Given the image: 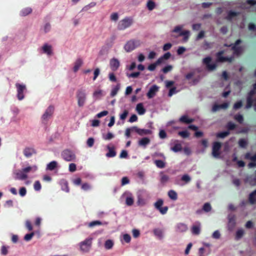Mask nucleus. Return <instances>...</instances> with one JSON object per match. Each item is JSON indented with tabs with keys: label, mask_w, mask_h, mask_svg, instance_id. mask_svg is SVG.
I'll list each match as a JSON object with an SVG mask.
<instances>
[{
	"label": "nucleus",
	"mask_w": 256,
	"mask_h": 256,
	"mask_svg": "<svg viewBox=\"0 0 256 256\" xmlns=\"http://www.w3.org/2000/svg\"><path fill=\"white\" fill-rule=\"evenodd\" d=\"M38 168L36 166H28L26 168H22L18 172H14L15 179L18 180H25L28 178V173L32 170L35 172L37 170Z\"/></svg>",
	"instance_id": "f257e3e1"
},
{
	"label": "nucleus",
	"mask_w": 256,
	"mask_h": 256,
	"mask_svg": "<svg viewBox=\"0 0 256 256\" xmlns=\"http://www.w3.org/2000/svg\"><path fill=\"white\" fill-rule=\"evenodd\" d=\"M61 156L66 161L72 162L76 160V156L74 152L66 149L62 152Z\"/></svg>",
	"instance_id": "f03ea898"
},
{
	"label": "nucleus",
	"mask_w": 256,
	"mask_h": 256,
	"mask_svg": "<svg viewBox=\"0 0 256 256\" xmlns=\"http://www.w3.org/2000/svg\"><path fill=\"white\" fill-rule=\"evenodd\" d=\"M76 97L78 98V106L80 107L83 106L86 100V94L84 90L82 89L78 90Z\"/></svg>",
	"instance_id": "7ed1b4c3"
},
{
	"label": "nucleus",
	"mask_w": 256,
	"mask_h": 256,
	"mask_svg": "<svg viewBox=\"0 0 256 256\" xmlns=\"http://www.w3.org/2000/svg\"><path fill=\"white\" fill-rule=\"evenodd\" d=\"M132 132H135L140 136L150 134L152 133V131L150 130L141 129L136 126L129 128V135Z\"/></svg>",
	"instance_id": "20e7f679"
},
{
	"label": "nucleus",
	"mask_w": 256,
	"mask_h": 256,
	"mask_svg": "<svg viewBox=\"0 0 256 256\" xmlns=\"http://www.w3.org/2000/svg\"><path fill=\"white\" fill-rule=\"evenodd\" d=\"M164 204V200L162 199H158L154 204V206L155 208L159 210L162 214H166L168 210V206L162 207V206Z\"/></svg>",
	"instance_id": "39448f33"
},
{
	"label": "nucleus",
	"mask_w": 256,
	"mask_h": 256,
	"mask_svg": "<svg viewBox=\"0 0 256 256\" xmlns=\"http://www.w3.org/2000/svg\"><path fill=\"white\" fill-rule=\"evenodd\" d=\"M92 238H87L80 244V250L83 252L89 251L92 246Z\"/></svg>",
	"instance_id": "423d86ee"
},
{
	"label": "nucleus",
	"mask_w": 256,
	"mask_h": 256,
	"mask_svg": "<svg viewBox=\"0 0 256 256\" xmlns=\"http://www.w3.org/2000/svg\"><path fill=\"white\" fill-rule=\"evenodd\" d=\"M222 147V144L218 142H215L212 144V155L214 157L218 158L220 156V150Z\"/></svg>",
	"instance_id": "0eeeda50"
},
{
	"label": "nucleus",
	"mask_w": 256,
	"mask_h": 256,
	"mask_svg": "<svg viewBox=\"0 0 256 256\" xmlns=\"http://www.w3.org/2000/svg\"><path fill=\"white\" fill-rule=\"evenodd\" d=\"M16 86L17 88V97L19 100H22L24 97V92L26 90V86L24 84L16 83Z\"/></svg>",
	"instance_id": "6e6552de"
},
{
	"label": "nucleus",
	"mask_w": 256,
	"mask_h": 256,
	"mask_svg": "<svg viewBox=\"0 0 256 256\" xmlns=\"http://www.w3.org/2000/svg\"><path fill=\"white\" fill-rule=\"evenodd\" d=\"M54 112V107L52 106H49L42 115V120L44 121H47L52 116Z\"/></svg>",
	"instance_id": "1a4fd4ad"
},
{
	"label": "nucleus",
	"mask_w": 256,
	"mask_h": 256,
	"mask_svg": "<svg viewBox=\"0 0 256 256\" xmlns=\"http://www.w3.org/2000/svg\"><path fill=\"white\" fill-rule=\"evenodd\" d=\"M212 58L210 56L206 57L203 59V63L206 66L207 68L209 70H213L217 66L216 64H210Z\"/></svg>",
	"instance_id": "9d476101"
},
{
	"label": "nucleus",
	"mask_w": 256,
	"mask_h": 256,
	"mask_svg": "<svg viewBox=\"0 0 256 256\" xmlns=\"http://www.w3.org/2000/svg\"><path fill=\"white\" fill-rule=\"evenodd\" d=\"M110 66L112 71H116L120 66L118 60L115 58L110 59Z\"/></svg>",
	"instance_id": "9b49d317"
},
{
	"label": "nucleus",
	"mask_w": 256,
	"mask_h": 256,
	"mask_svg": "<svg viewBox=\"0 0 256 256\" xmlns=\"http://www.w3.org/2000/svg\"><path fill=\"white\" fill-rule=\"evenodd\" d=\"M158 89L159 87L156 85L152 86L146 94L148 98H151L154 97L156 93L158 92Z\"/></svg>",
	"instance_id": "f8f14e48"
},
{
	"label": "nucleus",
	"mask_w": 256,
	"mask_h": 256,
	"mask_svg": "<svg viewBox=\"0 0 256 256\" xmlns=\"http://www.w3.org/2000/svg\"><path fill=\"white\" fill-rule=\"evenodd\" d=\"M36 153V150L33 148L26 147L24 150V154L26 158H29Z\"/></svg>",
	"instance_id": "ddd939ff"
},
{
	"label": "nucleus",
	"mask_w": 256,
	"mask_h": 256,
	"mask_svg": "<svg viewBox=\"0 0 256 256\" xmlns=\"http://www.w3.org/2000/svg\"><path fill=\"white\" fill-rule=\"evenodd\" d=\"M42 50L43 52L46 54L48 56H51L53 54L52 46L47 43L44 44L42 47Z\"/></svg>",
	"instance_id": "4468645a"
},
{
	"label": "nucleus",
	"mask_w": 256,
	"mask_h": 256,
	"mask_svg": "<svg viewBox=\"0 0 256 256\" xmlns=\"http://www.w3.org/2000/svg\"><path fill=\"white\" fill-rule=\"evenodd\" d=\"M193 118H190L187 115L182 116L179 119V122L182 124H189L194 122Z\"/></svg>",
	"instance_id": "2eb2a0df"
},
{
	"label": "nucleus",
	"mask_w": 256,
	"mask_h": 256,
	"mask_svg": "<svg viewBox=\"0 0 256 256\" xmlns=\"http://www.w3.org/2000/svg\"><path fill=\"white\" fill-rule=\"evenodd\" d=\"M107 148L108 152L106 154V156L108 158L114 157L116 155V152L114 150V146H110V145L107 146Z\"/></svg>",
	"instance_id": "dca6fc26"
},
{
	"label": "nucleus",
	"mask_w": 256,
	"mask_h": 256,
	"mask_svg": "<svg viewBox=\"0 0 256 256\" xmlns=\"http://www.w3.org/2000/svg\"><path fill=\"white\" fill-rule=\"evenodd\" d=\"M140 45L139 40H129V52L132 50Z\"/></svg>",
	"instance_id": "f3484780"
},
{
	"label": "nucleus",
	"mask_w": 256,
	"mask_h": 256,
	"mask_svg": "<svg viewBox=\"0 0 256 256\" xmlns=\"http://www.w3.org/2000/svg\"><path fill=\"white\" fill-rule=\"evenodd\" d=\"M128 26V18H126L124 20H120L118 24V28L119 30H124Z\"/></svg>",
	"instance_id": "a211bd4d"
},
{
	"label": "nucleus",
	"mask_w": 256,
	"mask_h": 256,
	"mask_svg": "<svg viewBox=\"0 0 256 256\" xmlns=\"http://www.w3.org/2000/svg\"><path fill=\"white\" fill-rule=\"evenodd\" d=\"M136 110L140 115H142L145 114L146 110L144 107L142 103H139L136 105Z\"/></svg>",
	"instance_id": "6ab92c4d"
},
{
	"label": "nucleus",
	"mask_w": 256,
	"mask_h": 256,
	"mask_svg": "<svg viewBox=\"0 0 256 256\" xmlns=\"http://www.w3.org/2000/svg\"><path fill=\"white\" fill-rule=\"evenodd\" d=\"M160 183L162 184H166L169 180L170 178L168 176L164 174V172H160Z\"/></svg>",
	"instance_id": "aec40b11"
},
{
	"label": "nucleus",
	"mask_w": 256,
	"mask_h": 256,
	"mask_svg": "<svg viewBox=\"0 0 256 256\" xmlns=\"http://www.w3.org/2000/svg\"><path fill=\"white\" fill-rule=\"evenodd\" d=\"M83 64V61L82 60V59L80 58H78L75 63H74V72H76L78 70V69L80 68L82 66Z\"/></svg>",
	"instance_id": "412c9836"
},
{
	"label": "nucleus",
	"mask_w": 256,
	"mask_h": 256,
	"mask_svg": "<svg viewBox=\"0 0 256 256\" xmlns=\"http://www.w3.org/2000/svg\"><path fill=\"white\" fill-rule=\"evenodd\" d=\"M200 231V223L198 222V224L194 225L192 228V232L194 234L198 235Z\"/></svg>",
	"instance_id": "4be33fe9"
},
{
	"label": "nucleus",
	"mask_w": 256,
	"mask_h": 256,
	"mask_svg": "<svg viewBox=\"0 0 256 256\" xmlns=\"http://www.w3.org/2000/svg\"><path fill=\"white\" fill-rule=\"evenodd\" d=\"M60 185L62 190L67 192H69L70 190L68 186V182L66 180H61Z\"/></svg>",
	"instance_id": "5701e85b"
},
{
	"label": "nucleus",
	"mask_w": 256,
	"mask_h": 256,
	"mask_svg": "<svg viewBox=\"0 0 256 256\" xmlns=\"http://www.w3.org/2000/svg\"><path fill=\"white\" fill-rule=\"evenodd\" d=\"M255 196H256V189L254 190L252 192L248 197V200L250 201V202L251 204H256V199L255 198Z\"/></svg>",
	"instance_id": "b1692460"
},
{
	"label": "nucleus",
	"mask_w": 256,
	"mask_h": 256,
	"mask_svg": "<svg viewBox=\"0 0 256 256\" xmlns=\"http://www.w3.org/2000/svg\"><path fill=\"white\" fill-rule=\"evenodd\" d=\"M58 166V162L56 161H52L46 166V170H52L55 169Z\"/></svg>",
	"instance_id": "393cba45"
},
{
	"label": "nucleus",
	"mask_w": 256,
	"mask_h": 256,
	"mask_svg": "<svg viewBox=\"0 0 256 256\" xmlns=\"http://www.w3.org/2000/svg\"><path fill=\"white\" fill-rule=\"evenodd\" d=\"M150 140L149 138L145 137L142 138L141 140H140L138 142L139 145L141 146H144V147H146V146L150 144Z\"/></svg>",
	"instance_id": "a878e982"
},
{
	"label": "nucleus",
	"mask_w": 256,
	"mask_h": 256,
	"mask_svg": "<svg viewBox=\"0 0 256 256\" xmlns=\"http://www.w3.org/2000/svg\"><path fill=\"white\" fill-rule=\"evenodd\" d=\"M154 164L156 167L160 168H163L166 166V162L162 160H157L154 161Z\"/></svg>",
	"instance_id": "bb28decb"
},
{
	"label": "nucleus",
	"mask_w": 256,
	"mask_h": 256,
	"mask_svg": "<svg viewBox=\"0 0 256 256\" xmlns=\"http://www.w3.org/2000/svg\"><path fill=\"white\" fill-rule=\"evenodd\" d=\"M160 64V60H158L155 62L150 64L148 67V69L150 71H154L156 67Z\"/></svg>",
	"instance_id": "cd10ccee"
},
{
	"label": "nucleus",
	"mask_w": 256,
	"mask_h": 256,
	"mask_svg": "<svg viewBox=\"0 0 256 256\" xmlns=\"http://www.w3.org/2000/svg\"><path fill=\"white\" fill-rule=\"evenodd\" d=\"M114 241L112 240H108L104 242V248L106 250L112 249L114 246Z\"/></svg>",
	"instance_id": "c85d7f7f"
},
{
	"label": "nucleus",
	"mask_w": 256,
	"mask_h": 256,
	"mask_svg": "<svg viewBox=\"0 0 256 256\" xmlns=\"http://www.w3.org/2000/svg\"><path fill=\"white\" fill-rule=\"evenodd\" d=\"M188 230L187 226L183 223H180L177 225V230L180 232H184Z\"/></svg>",
	"instance_id": "c756f323"
},
{
	"label": "nucleus",
	"mask_w": 256,
	"mask_h": 256,
	"mask_svg": "<svg viewBox=\"0 0 256 256\" xmlns=\"http://www.w3.org/2000/svg\"><path fill=\"white\" fill-rule=\"evenodd\" d=\"M168 196L171 200H176L178 199V194L174 190H170L168 192Z\"/></svg>",
	"instance_id": "7c9ffc66"
},
{
	"label": "nucleus",
	"mask_w": 256,
	"mask_h": 256,
	"mask_svg": "<svg viewBox=\"0 0 256 256\" xmlns=\"http://www.w3.org/2000/svg\"><path fill=\"white\" fill-rule=\"evenodd\" d=\"M120 88V84H118L116 86H114L112 90V91H111V92L110 94V96L112 97L114 96L116 94H117Z\"/></svg>",
	"instance_id": "2f4dec72"
},
{
	"label": "nucleus",
	"mask_w": 256,
	"mask_h": 256,
	"mask_svg": "<svg viewBox=\"0 0 256 256\" xmlns=\"http://www.w3.org/2000/svg\"><path fill=\"white\" fill-rule=\"evenodd\" d=\"M171 54L170 52L165 53L162 56L159 58L158 60H160V64L164 62V60H168L170 58Z\"/></svg>",
	"instance_id": "473e14b6"
},
{
	"label": "nucleus",
	"mask_w": 256,
	"mask_h": 256,
	"mask_svg": "<svg viewBox=\"0 0 256 256\" xmlns=\"http://www.w3.org/2000/svg\"><path fill=\"white\" fill-rule=\"evenodd\" d=\"M32 12V9L30 8H26L22 10L20 15L25 16Z\"/></svg>",
	"instance_id": "72a5a7b5"
},
{
	"label": "nucleus",
	"mask_w": 256,
	"mask_h": 256,
	"mask_svg": "<svg viewBox=\"0 0 256 256\" xmlns=\"http://www.w3.org/2000/svg\"><path fill=\"white\" fill-rule=\"evenodd\" d=\"M180 36H184V42H186L190 36V31L188 30H184L180 33Z\"/></svg>",
	"instance_id": "f704fd0d"
},
{
	"label": "nucleus",
	"mask_w": 256,
	"mask_h": 256,
	"mask_svg": "<svg viewBox=\"0 0 256 256\" xmlns=\"http://www.w3.org/2000/svg\"><path fill=\"white\" fill-rule=\"evenodd\" d=\"M171 150L174 152H178L182 150V146L180 144H176Z\"/></svg>",
	"instance_id": "c9c22d12"
},
{
	"label": "nucleus",
	"mask_w": 256,
	"mask_h": 256,
	"mask_svg": "<svg viewBox=\"0 0 256 256\" xmlns=\"http://www.w3.org/2000/svg\"><path fill=\"white\" fill-rule=\"evenodd\" d=\"M224 52L222 51L219 52L217 53V60L219 62H224L226 60V56H223L222 55Z\"/></svg>",
	"instance_id": "e433bc0d"
},
{
	"label": "nucleus",
	"mask_w": 256,
	"mask_h": 256,
	"mask_svg": "<svg viewBox=\"0 0 256 256\" xmlns=\"http://www.w3.org/2000/svg\"><path fill=\"white\" fill-rule=\"evenodd\" d=\"M254 102V100L252 98L246 97V108L248 109L250 108Z\"/></svg>",
	"instance_id": "4c0bfd02"
},
{
	"label": "nucleus",
	"mask_w": 256,
	"mask_h": 256,
	"mask_svg": "<svg viewBox=\"0 0 256 256\" xmlns=\"http://www.w3.org/2000/svg\"><path fill=\"white\" fill-rule=\"evenodd\" d=\"M120 200L121 202H124L126 204L128 205V194L126 192H124Z\"/></svg>",
	"instance_id": "58836bf2"
},
{
	"label": "nucleus",
	"mask_w": 256,
	"mask_h": 256,
	"mask_svg": "<svg viewBox=\"0 0 256 256\" xmlns=\"http://www.w3.org/2000/svg\"><path fill=\"white\" fill-rule=\"evenodd\" d=\"M238 14V12L230 10L228 12L226 19L228 20H231L234 17L237 16Z\"/></svg>",
	"instance_id": "ea45409f"
},
{
	"label": "nucleus",
	"mask_w": 256,
	"mask_h": 256,
	"mask_svg": "<svg viewBox=\"0 0 256 256\" xmlns=\"http://www.w3.org/2000/svg\"><path fill=\"white\" fill-rule=\"evenodd\" d=\"M154 233L156 236L160 238H162L163 236L162 231L160 228L154 229Z\"/></svg>",
	"instance_id": "a19ab883"
},
{
	"label": "nucleus",
	"mask_w": 256,
	"mask_h": 256,
	"mask_svg": "<svg viewBox=\"0 0 256 256\" xmlns=\"http://www.w3.org/2000/svg\"><path fill=\"white\" fill-rule=\"evenodd\" d=\"M147 8L148 10H152L155 8V3L152 0H148L146 4Z\"/></svg>",
	"instance_id": "79ce46f5"
},
{
	"label": "nucleus",
	"mask_w": 256,
	"mask_h": 256,
	"mask_svg": "<svg viewBox=\"0 0 256 256\" xmlns=\"http://www.w3.org/2000/svg\"><path fill=\"white\" fill-rule=\"evenodd\" d=\"M178 134L182 138H187L190 136V133L187 130L180 131L178 132Z\"/></svg>",
	"instance_id": "37998d69"
},
{
	"label": "nucleus",
	"mask_w": 256,
	"mask_h": 256,
	"mask_svg": "<svg viewBox=\"0 0 256 256\" xmlns=\"http://www.w3.org/2000/svg\"><path fill=\"white\" fill-rule=\"evenodd\" d=\"M114 134L110 132H108L106 134L102 135V138L105 140H110L114 138Z\"/></svg>",
	"instance_id": "c03bdc74"
},
{
	"label": "nucleus",
	"mask_w": 256,
	"mask_h": 256,
	"mask_svg": "<svg viewBox=\"0 0 256 256\" xmlns=\"http://www.w3.org/2000/svg\"><path fill=\"white\" fill-rule=\"evenodd\" d=\"M234 118L240 124H242L244 122V117L240 114L235 115Z\"/></svg>",
	"instance_id": "a18cd8bd"
},
{
	"label": "nucleus",
	"mask_w": 256,
	"mask_h": 256,
	"mask_svg": "<svg viewBox=\"0 0 256 256\" xmlns=\"http://www.w3.org/2000/svg\"><path fill=\"white\" fill-rule=\"evenodd\" d=\"M230 134L229 132L226 131V132H222L219 133H218L216 134V136L220 138H224L228 136Z\"/></svg>",
	"instance_id": "49530a36"
},
{
	"label": "nucleus",
	"mask_w": 256,
	"mask_h": 256,
	"mask_svg": "<svg viewBox=\"0 0 256 256\" xmlns=\"http://www.w3.org/2000/svg\"><path fill=\"white\" fill-rule=\"evenodd\" d=\"M244 231L243 230H238L236 232V240L240 239L244 235Z\"/></svg>",
	"instance_id": "de8ad7c7"
},
{
	"label": "nucleus",
	"mask_w": 256,
	"mask_h": 256,
	"mask_svg": "<svg viewBox=\"0 0 256 256\" xmlns=\"http://www.w3.org/2000/svg\"><path fill=\"white\" fill-rule=\"evenodd\" d=\"M202 209L206 212H209L211 210L212 207L209 203L206 202L204 204Z\"/></svg>",
	"instance_id": "09e8293b"
},
{
	"label": "nucleus",
	"mask_w": 256,
	"mask_h": 256,
	"mask_svg": "<svg viewBox=\"0 0 256 256\" xmlns=\"http://www.w3.org/2000/svg\"><path fill=\"white\" fill-rule=\"evenodd\" d=\"M181 180H182L184 182L186 183H188L190 181L191 178L188 174H186L182 176Z\"/></svg>",
	"instance_id": "8fccbe9b"
},
{
	"label": "nucleus",
	"mask_w": 256,
	"mask_h": 256,
	"mask_svg": "<svg viewBox=\"0 0 256 256\" xmlns=\"http://www.w3.org/2000/svg\"><path fill=\"white\" fill-rule=\"evenodd\" d=\"M238 144L242 148H246L247 145V142L244 138H241L238 141Z\"/></svg>",
	"instance_id": "3c124183"
},
{
	"label": "nucleus",
	"mask_w": 256,
	"mask_h": 256,
	"mask_svg": "<svg viewBox=\"0 0 256 256\" xmlns=\"http://www.w3.org/2000/svg\"><path fill=\"white\" fill-rule=\"evenodd\" d=\"M226 126L228 130H234L236 128V124L231 122H230L227 124Z\"/></svg>",
	"instance_id": "603ef678"
},
{
	"label": "nucleus",
	"mask_w": 256,
	"mask_h": 256,
	"mask_svg": "<svg viewBox=\"0 0 256 256\" xmlns=\"http://www.w3.org/2000/svg\"><path fill=\"white\" fill-rule=\"evenodd\" d=\"M102 96V90H98L95 91L93 94L94 97L96 98H100Z\"/></svg>",
	"instance_id": "864d4df0"
},
{
	"label": "nucleus",
	"mask_w": 256,
	"mask_h": 256,
	"mask_svg": "<svg viewBox=\"0 0 256 256\" xmlns=\"http://www.w3.org/2000/svg\"><path fill=\"white\" fill-rule=\"evenodd\" d=\"M242 106V100H239L237 102H236L233 106L234 109V110H238Z\"/></svg>",
	"instance_id": "5fc2aeb1"
},
{
	"label": "nucleus",
	"mask_w": 256,
	"mask_h": 256,
	"mask_svg": "<svg viewBox=\"0 0 256 256\" xmlns=\"http://www.w3.org/2000/svg\"><path fill=\"white\" fill-rule=\"evenodd\" d=\"M34 232H31L30 234H26L24 236V240L26 241H29L34 236Z\"/></svg>",
	"instance_id": "6e6d98bb"
},
{
	"label": "nucleus",
	"mask_w": 256,
	"mask_h": 256,
	"mask_svg": "<svg viewBox=\"0 0 256 256\" xmlns=\"http://www.w3.org/2000/svg\"><path fill=\"white\" fill-rule=\"evenodd\" d=\"M172 66H171V65H168L165 67H164L162 69V71L164 73V74H166L168 73V72H170V70H172Z\"/></svg>",
	"instance_id": "4d7b16f0"
},
{
	"label": "nucleus",
	"mask_w": 256,
	"mask_h": 256,
	"mask_svg": "<svg viewBox=\"0 0 256 256\" xmlns=\"http://www.w3.org/2000/svg\"><path fill=\"white\" fill-rule=\"evenodd\" d=\"M102 224V222L100 220H95L92 221L88 224V226L90 227H92L96 225H100Z\"/></svg>",
	"instance_id": "13d9d810"
},
{
	"label": "nucleus",
	"mask_w": 256,
	"mask_h": 256,
	"mask_svg": "<svg viewBox=\"0 0 256 256\" xmlns=\"http://www.w3.org/2000/svg\"><path fill=\"white\" fill-rule=\"evenodd\" d=\"M34 188L36 191H39L41 189V184L38 180L35 182Z\"/></svg>",
	"instance_id": "bf43d9fd"
},
{
	"label": "nucleus",
	"mask_w": 256,
	"mask_h": 256,
	"mask_svg": "<svg viewBox=\"0 0 256 256\" xmlns=\"http://www.w3.org/2000/svg\"><path fill=\"white\" fill-rule=\"evenodd\" d=\"M110 18L112 20L116 22L118 18V13L114 12L111 14Z\"/></svg>",
	"instance_id": "052dcab7"
},
{
	"label": "nucleus",
	"mask_w": 256,
	"mask_h": 256,
	"mask_svg": "<svg viewBox=\"0 0 256 256\" xmlns=\"http://www.w3.org/2000/svg\"><path fill=\"white\" fill-rule=\"evenodd\" d=\"M76 164L74 163H71L69 164L68 170L70 172H74L76 170Z\"/></svg>",
	"instance_id": "680f3d73"
},
{
	"label": "nucleus",
	"mask_w": 256,
	"mask_h": 256,
	"mask_svg": "<svg viewBox=\"0 0 256 256\" xmlns=\"http://www.w3.org/2000/svg\"><path fill=\"white\" fill-rule=\"evenodd\" d=\"M94 144V139L92 138H90L88 139L86 144L88 147H92Z\"/></svg>",
	"instance_id": "e2e57ef3"
},
{
	"label": "nucleus",
	"mask_w": 256,
	"mask_h": 256,
	"mask_svg": "<svg viewBox=\"0 0 256 256\" xmlns=\"http://www.w3.org/2000/svg\"><path fill=\"white\" fill-rule=\"evenodd\" d=\"M8 247L5 246H2L1 250L2 254L4 256L6 255L8 253Z\"/></svg>",
	"instance_id": "0e129e2a"
},
{
	"label": "nucleus",
	"mask_w": 256,
	"mask_h": 256,
	"mask_svg": "<svg viewBox=\"0 0 256 256\" xmlns=\"http://www.w3.org/2000/svg\"><path fill=\"white\" fill-rule=\"evenodd\" d=\"M82 188L84 190H88L90 188L89 184L86 182L82 184Z\"/></svg>",
	"instance_id": "69168bd1"
},
{
	"label": "nucleus",
	"mask_w": 256,
	"mask_h": 256,
	"mask_svg": "<svg viewBox=\"0 0 256 256\" xmlns=\"http://www.w3.org/2000/svg\"><path fill=\"white\" fill-rule=\"evenodd\" d=\"M132 232L133 236L135 238H138L140 235V230L137 229H134Z\"/></svg>",
	"instance_id": "338daca9"
},
{
	"label": "nucleus",
	"mask_w": 256,
	"mask_h": 256,
	"mask_svg": "<svg viewBox=\"0 0 256 256\" xmlns=\"http://www.w3.org/2000/svg\"><path fill=\"white\" fill-rule=\"evenodd\" d=\"M128 112L125 110L122 114H120V119L122 120H124L128 116Z\"/></svg>",
	"instance_id": "774afa93"
}]
</instances>
